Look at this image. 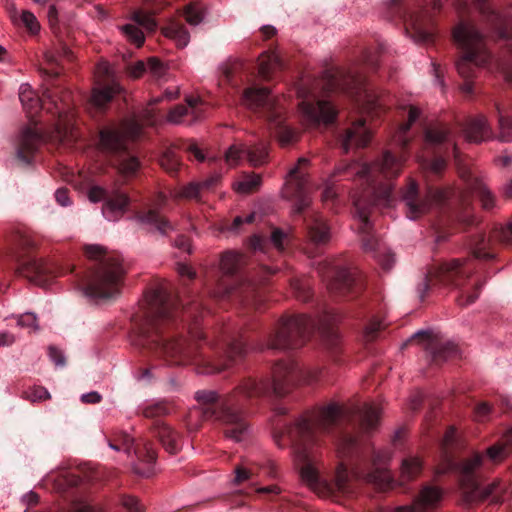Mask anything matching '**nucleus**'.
Listing matches in <instances>:
<instances>
[{"label": "nucleus", "instance_id": "f257e3e1", "mask_svg": "<svg viewBox=\"0 0 512 512\" xmlns=\"http://www.w3.org/2000/svg\"><path fill=\"white\" fill-rule=\"evenodd\" d=\"M380 408L373 403H355L349 406L330 403L306 414L289 426L285 433L291 443L301 479L309 486L320 483L317 467L318 450L327 439L334 444L341 459L334 475L335 488L350 493L354 482L364 481L379 490L390 486L388 471L377 467L381 455L359 432L368 433L379 424Z\"/></svg>", "mask_w": 512, "mask_h": 512}, {"label": "nucleus", "instance_id": "f03ea898", "mask_svg": "<svg viewBox=\"0 0 512 512\" xmlns=\"http://www.w3.org/2000/svg\"><path fill=\"white\" fill-rule=\"evenodd\" d=\"M202 304L185 305L164 288L146 293L141 314L133 318L132 343L168 365L194 364L199 373H220L238 365L251 345L246 331L224 327L214 341L198 324Z\"/></svg>", "mask_w": 512, "mask_h": 512}, {"label": "nucleus", "instance_id": "7ed1b4c3", "mask_svg": "<svg viewBox=\"0 0 512 512\" xmlns=\"http://www.w3.org/2000/svg\"><path fill=\"white\" fill-rule=\"evenodd\" d=\"M419 111L411 106L408 121L401 124L395 136V142L401 149L400 154L390 150L382 153L373 163L353 162L337 168V174L353 178L356 188L351 194L355 215L359 219L358 232L365 251L373 252L381 267L388 271L394 264V255L381 249L378 239L372 233L370 216L375 210L390 207L395 201L391 179L397 177L405 161L404 151L409 145L407 133L419 118Z\"/></svg>", "mask_w": 512, "mask_h": 512}, {"label": "nucleus", "instance_id": "20e7f679", "mask_svg": "<svg viewBox=\"0 0 512 512\" xmlns=\"http://www.w3.org/2000/svg\"><path fill=\"white\" fill-rule=\"evenodd\" d=\"M320 379L318 372L304 371L292 360L275 363L266 378H244L230 392L220 394L215 390H198L194 399L204 420L212 421L225 437L240 442L249 429V404L254 398L273 394L282 397L301 381Z\"/></svg>", "mask_w": 512, "mask_h": 512}, {"label": "nucleus", "instance_id": "39448f33", "mask_svg": "<svg viewBox=\"0 0 512 512\" xmlns=\"http://www.w3.org/2000/svg\"><path fill=\"white\" fill-rule=\"evenodd\" d=\"M459 174L464 188L430 187L424 196L419 192L417 183L411 180L401 194L407 217L416 220L436 210L443 218L442 224L458 221L466 226L474 225L475 218L471 210L473 197H479L482 207L490 210L494 207V196L471 168L461 167Z\"/></svg>", "mask_w": 512, "mask_h": 512}, {"label": "nucleus", "instance_id": "423d86ee", "mask_svg": "<svg viewBox=\"0 0 512 512\" xmlns=\"http://www.w3.org/2000/svg\"><path fill=\"white\" fill-rule=\"evenodd\" d=\"M364 89L361 74L344 67H329L320 78L302 79L297 88L302 119L309 127L334 123L337 109L330 100L322 98L331 92H341L356 98Z\"/></svg>", "mask_w": 512, "mask_h": 512}, {"label": "nucleus", "instance_id": "0eeeda50", "mask_svg": "<svg viewBox=\"0 0 512 512\" xmlns=\"http://www.w3.org/2000/svg\"><path fill=\"white\" fill-rule=\"evenodd\" d=\"M178 91L166 90L161 97L152 98L147 107L138 114H133L122 123V130L113 127H104L99 132L100 149L111 157L113 165L125 177H134L141 167L138 157L130 151L126 136L138 138L144 126H153L157 123V114L154 106L164 98L173 100L177 98Z\"/></svg>", "mask_w": 512, "mask_h": 512}, {"label": "nucleus", "instance_id": "6e6552de", "mask_svg": "<svg viewBox=\"0 0 512 512\" xmlns=\"http://www.w3.org/2000/svg\"><path fill=\"white\" fill-rule=\"evenodd\" d=\"M453 39L462 53L455 65L464 80L461 85L464 94L473 93L472 78L475 76L476 67L499 70L505 81L512 87V45L506 46L502 55L494 59L487 48L484 36L474 24L467 21H461L454 28Z\"/></svg>", "mask_w": 512, "mask_h": 512}, {"label": "nucleus", "instance_id": "1a4fd4ad", "mask_svg": "<svg viewBox=\"0 0 512 512\" xmlns=\"http://www.w3.org/2000/svg\"><path fill=\"white\" fill-rule=\"evenodd\" d=\"M461 134L468 142L480 143L494 137L487 117L483 114L466 117L458 121L454 127L445 123H436L426 128L424 148L432 150L433 157L425 159L427 165L435 174L441 173L446 167V157L453 153L458 159L456 136Z\"/></svg>", "mask_w": 512, "mask_h": 512}, {"label": "nucleus", "instance_id": "9d476101", "mask_svg": "<svg viewBox=\"0 0 512 512\" xmlns=\"http://www.w3.org/2000/svg\"><path fill=\"white\" fill-rule=\"evenodd\" d=\"M307 164L306 158H300L297 165L290 170L286 181V194L295 200L294 215L303 216L304 251L309 257H315L329 244L331 227L322 215L307 211L311 203L307 191L306 173L303 170Z\"/></svg>", "mask_w": 512, "mask_h": 512}, {"label": "nucleus", "instance_id": "9b49d317", "mask_svg": "<svg viewBox=\"0 0 512 512\" xmlns=\"http://www.w3.org/2000/svg\"><path fill=\"white\" fill-rule=\"evenodd\" d=\"M85 254L93 261L80 277L85 295L94 300L116 297L126 273L121 256L116 252L108 253L100 245L86 246Z\"/></svg>", "mask_w": 512, "mask_h": 512}, {"label": "nucleus", "instance_id": "f8f14e48", "mask_svg": "<svg viewBox=\"0 0 512 512\" xmlns=\"http://www.w3.org/2000/svg\"><path fill=\"white\" fill-rule=\"evenodd\" d=\"M456 437L455 428H448L442 441V449L448 468L456 469L461 477L467 501H485L490 499V502L493 504L502 503L508 493V484L500 479H494L485 486L480 485L477 479V471L483 463V456L479 453H474L471 457L456 462L452 456Z\"/></svg>", "mask_w": 512, "mask_h": 512}, {"label": "nucleus", "instance_id": "ddd939ff", "mask_svg": "<svg viewBox=\"0 0 512 512\" xmlns=\"http://www.w3.org/2000/svg\"><path fill=\"white\" fill-rule=\"evenodd\" d=\"M245 258L242 254L225 252L220 261L222 278L212 292L217 300L237 301L244 306L259 309L264 302V292L255 282L242 273Z\"/></svg>", "mask_w": 512, "mask_h": 512}, {"label": "nucleus", "instance_id": "4468645a", "mask_svg": "<svg viewBox=\"0 0 512 512\" xmlns=\"http://www.w3.org/2000/svg\"><path fill=\"white\" fill-rule=\"evenodd\" d=\"M476 270L474 259H451L435 264L427 273L423 281L417 287L418 297L421 301L430 290L432 284L440 283L451 285L460 290L457 298L460 306H467L479 297L483 283L479 280L469 284L470 278Z\"/></svg>", "mask_w": 512, "mask_h": 512}, {"label": "nucleus", "instance_id": "2eb2a0df", "mask_svg": "<svg viewBox=\"0 0 512 512\" xmlns=\"http://www.w3.org/2000/svg\"><path fill=\"white\" fill-rule=\"evenodd\" d=\"M34 247L35 243L29 235L20 231L11 235L7 257L15 273L39 286H45L51 279L74 271V266L70 264L36 258L31 254Z\"/></svg>", "mask_w": 512, "mask_h": 512}, {"label": "nucleus", "instance_id": "dca6fc26", "mask_svg": "<svg viewBox=\"0 0 512 512\" xmlns=\"http://www.w3.org/2000/svg\"><path fill=\"white\" fill-rule=\"evenodd\" d=\"M316 329V322L304 315L281 317L267 333L265 340L255 345V348L287 351L302 347Z\"/></svg>", "mask_w": 512, "mask_h": 512}, {"label": "nucleus", "instance_id": "f3484780", "mask_svg": "<svg viewBox=\"0 0 512 512\" xmlns=\"http://www.w3.org/2000/svg\"><path fill=\"white\" fill-rule=\"evenodd\" d=\"M241 102L278 130L279 140L283 145H288L295 140V132L284 124L282 99L272 95L268 88L256 86L246 88L241 96Z\"/></svg>", "mask_w": 512, "mask_h": 512}, {"label": "nucleus", "instance_id": "a211bd4d", "mask_svg": "<svg viewBox=\"0 0 512 512\" xmlns=\"http://www.w3.org/2000/svg\"><path fill=\"white\" fill-rule=\"evenodd\" d=\"M415 7L413 0H390L386 4L385 17L404 23L406 32L415 42L433 43L436 35L433 15L426 9L415 10Z\"/></svg>", "mask_w": 512, "mask_h": 512}, {"label": "nucleus", "instance_id": "6ab92c4d", "mask_svg": "<svg viewBox=\"0 0 512 512\" xmlns=\"http://www.w3.org/2000/svg\"><path fill=\"white\" fill-rule=\"evenodd\" d=\"M281 68L282 62L279 56L273 51H267L260 55L256 66L244 60H235L227 64L222 71V81L234 88H239L252 79L255 70L263 80H269Z\"/></svg>", "mask_w": 512, "mask_h": 512}, {"label": "nucleus", "instance_id": "aec40b11", "mask_svg": "<svg viewBox=\"0 0 512 512\" xmlns=\"http://www.w3.org/2000/svg\"><path fill=\"white\" fill-rule=\"evenodd\" d=\"M320 273L327 281V288L334 297L352 299L364 289V280L360 272L352 266L340 262L323 263Z\"/></svg>", "mask_w": 512, "mask_h": 512}, {"label": "nucleus", "instance_id": "412c9836", "mask_svg": "<svg viewBox=\"0 0 512 512\" xmlns=\"http://www.w3.org/2000/svg\"><path fill=\"white\" fill-rule=\"evenodd\" d=\"M482 20L487 24L490 31L500 39L512 37V10L498 11L490 0H474Z\"/></svg>", "mask_w": 512, "mask_h": 512}, {"label": "nucleus", "instance_id": "4be33fe9", "mask_svg": "<svg viewBox=\"0 0 512 512\" xmlns=\"http://www.w3.org/2000/svg\"><path fill=\"white\" fill-rule=\"evenodd\" d=\"M512 242V221L506 226L495 228L488 238L479 233L470 241V250L474 259L490 260L494 258V246L497 243L509 244Z\"/></svg>", "mask_w": 512, "mask_h": 512}, {"label": "nucleus", "instance_id": "5701e85b", "mask_svg": "<svg viewBox=\"0 0 512 512\" xmlns=\"http://www.w3.org/2000/svg\"><path fill=\"white\" fill-rule=\"evenodd\" d=\"M89 199L92 202L104 201L102 207L103 216L109 221H117L127 211L130 199L127 194L119 191H107L101 187H92L89 191Z\"/></svg>", "mask_w": 512, "mask_h": 512}, {"label": "nucleus", "instance_id": "b1692460", "mask_svg": "<svg viewBox=\"0 0 512 512\" xmlns=\"http://www.w3.org/2000/svg\"><path fill=\"white\" fill-rule=\"evenodd\" d=\"M109 446L116 451H124L127 454L132 452L142 462L149 465L153 464L157 459V452L150 441H142L136 443L134 438L124 431H116L108 438Z\"/></svg>", "mask_w": 512, "mask_h": 512}, {"label": "nucleus", "instance_id": "393cba45", "mask_svg": "<svg viewBox=\"0 0 512 512\" xmlns=\"http://www.w3.org/2000/svg\"><path fill=\"white\" fill-rule=\"evenodd\" d=\"M42 143L41 133L34 127H24L16 137L15 158L21 166L34 163L35 155Z\"/></svg>", "mask_w": 512, "mask_h": 512}, {"label": "nucleus", "instance_id": "a878e982", "mask_svg": "<svg viewBox=\"0 0 512 512\" xmlns=\"http://www.w3.org/2000/svg\"><path fill=\"white\" fill-rule=\"evenodd\" d=\"M243 158L254 167L266 163L268 158L266 143L260 142L254 145L235 144L225 153V161L230 166L236 165Z\"/></svg>", "mask_w": 512, "mask_h": 512}, {"label": "nucleus", "instance_id": "bb28decb", "mask_svg": "<svg viewBox=\"0 0 512 512\" xmlns=\"http://www.w3.org/2000/svg\"><path fill=\"white\" fill-rule=\"evenodd\" d=\"M58 90L46 89L43 92V97L40 98L28 84H23L20 87L19 99L23 107L31 114L37 113L45 105L46 101L53 104L58 113L64 110V107H59L57 103Z\"/></svg>", "mask_w": 512, "mask_h": 512}, {"label": "nucleus", "instance_id": "cd10ccee", "mask_svg": "<svg viewBox=\"0 0 512 512\" xmlns=\"http://www.w3.org/2000/svg\"><path fill=\"white\" fill-rule=\"evenodd\" d=\"M207 105L198 97H186V105H176L168 114V121L175 124L185 122V118L191 116L189 124L202 119L205 116Z\"/></svg>", "mask_w": 512, "mask_h": 512}, {"label": "nucleus", "instance_id": "c85d7f7f", "mask_svg": "<svg viewBox=\"0 0 512 512\" xmlns=\"http://www.w3.org/2000/svg\"><path fill=\"white\" fill-rule=\"evenodd\" d=\"M371 140V131L364 118L356 119L340 136L341 148L348 153L352 148H362Z\"/></svg>", "mask_w": 512, "mask_h": 512}, {"label": "nucleus", "instance_id": "c756f323", "mask_svg": "<svg viewBox=\"0 0 512 512\" xmlns=\"http://www.w3.org/2000/svg\"><path fill=\"white\" fill-rule=\"evenodd\" d=\"M177 149L193 154L198 161H204L205 159L204 154L194 142L183 141L179 145H172L163 152L159 160L161 167L172 176L177 174L181 165L180 158L176 153Z\"/></svg>", "mask_w": 512, "mask_h": 512}, {"label": "nucleus", "instance_id": "7c9ffc66", "mask_svg": "<svg viewBox=\"0 0 512 512\" xmlns=\"http://www.w3.org/2000/svg\"><path fill=\"white\" fill-rule=\"evenodd\" d=\"M133 218L139 224L154 228L163 235L174 229L172 223L159 212L158 208L150 205L136 209Z\"/></svg>", "mask_w": 512, "mask_h": 512}, {"label": "nucleus", "instance_id": "2f4dec72", "mask_svg": "<svg viewBox=\"0 0 512 512\" xmlns=\"http://www.w3.org/2000/svg\"><path fill=\"white\" fill-rule=\"evenodd\" d=\"M415 339L428 340L426 349L431 360L435 364H441L448 359L454 358L458 354L457 346L452 342H440L430 339V334L426 331H419L414 335Z\"/></svg>", "mask_w": 512, "mask_h": 512}, {"label": "nucleus", "instance_id": "473e14b6", "mask_svg": "<svg viewBox=\"0 0 512 512\" xmlns=\"http://www.w3.org/2000/svg\"><path fill=\"white\" fill-rule=\"evenodd\" d=\"M123 88L115 80L98 82L92 89L90 103L98 111H104Z\"/></svg>", "mask_w": 512, "mask_h": 512}, {"label": "nucleus", "instance_id": "72a5a7b5", "mask_svg": "<svg viewBox=\"0 0 512 512\" xmlns=\"http://www.w3.org/2000/svg\"><path fill=\"white\" fill-rule=\"evenodd\" d=\"M151 432L168 453L176 454L180 451L181 437L179 433L169 425L157 419L153 422Z\"/></svg>", "mask_w": 512, "mask_h": 512}, {"label": "nucleus", "instance_id": "f704fd0d", "mask_svg": "<svg viewBox=\"0 0 512 512\" xmlns=\"http://www.w3.org/2000/svg\"><path fill=\"white\" fill-rule=\"evenodd\" d=\"M165 37L173 40L179 48L187 46L190 35L183 23L172 20L163 29Z\"/></svg>", "mask_w": 512, "mask_h": 512}, {"label": "nucleus", "instance_id": "c9c22d12", "mask_svg": "<svg viewBox=\"0 0 512 512\" xmlns=\"http://www.w3.org/2000/svg\"><path fill=\"white\" fill-rule=\"evenodd\" d=\"M512 451V428L503 436L502 441L495 443L487 449V457L492 462L502 461Z\"/></svg>", "mask_w": 512, "mask_h": 512}, {"label": "nucleus", "instance_id": "e433bc0d", "mask_svg": "<svg viewBox=\"0 0 512 512\" xmlns=\"http://www.w3.org/2000/svg\"><path fill=\"white\" fill-rule=\"evenodd\" d=\"M498 117V139L502 142L512 141V119L504 114V108L498 102L495 103Z\"/></svg>", "mask_w": 512, "mask_h": 512}, {"label": "nucleus", "instance_id": "4c0bfd02", "mask_svg": "<svg viewBox=\"0 0 512 512\" xmlns=\"http://www.w3.org/2000/svg\"><path fill=\"white\" fill-rule=\"evenodd\" d=\"M422 464L416 457H408L403 459L401 466V475L405 480L416 478L421 472Z\"/></svg>", "mask_w": 512, "mask_h": 512}, {"label": "nucleus", "instance_id": "58836bf2", "mask_svg": "<svg viewBox=\"0 0 512 512\" xmlns=\"http://www.w3.org/2000/svg\"><path fill=\"white\" fill-rule=\"evenodd\" d=\"M202 188L199 182H191L183 186L177 193L176 198L202 201Z\"/></svg>", "mask_w": 512, "mask_h": 512}, {"label": "nucleus", "instance_id": "ea45409f", "mask_svg": "<svg viewBox=\"0 0 512 512\" xmlns=\"http://www.w3.org/2000/svg\"><path fill=\"white\" fill-rule=\"evenodd\" d=\"M325 347L334 355L340 351V337L332 327H326L321 332Z\"/></svg>", "mask_w": 512, "mask_h": 512}, {"label": "nucleus", "instance_id": "a19ab883", "mask_svg": "<svg viewBox=\"0 0 512 512\" xmlns=\"http://www.w3.org/2000/svg\"><path fill=\"white\" fill-rule=\"evenodd\" d=\"M184 16L190 25H198L204 18V8L197 2H191L184 7Z\"/></svg>", "mask_w": 512, "mask_h": 512}, {"label": "nucleus", "instance_id": "79ce46f5", "mask_svg": "<svg viewBox=\"0 0 512 512\" xmlns=\"http://www.w3.org/2000/svg\"><path fill=\"white\" fill-rule=\"evenodd\" d=\"M141 413L145 418H159L169 413V406L165 401L149 403L142 407Z\"/></svg>", "mask_w": 512, "mask_h": 512}, {"label": "nucleus", "instance_id": "37998d69", "mask_svg": "<svg viewBox=\"0 0 512 512\" xmlns=\"http://www.w3.org/2000/svg\"><path fill=\"white\" fill-rule=\"evenodd\" d=\"M261 184V177L257 174H246L237 183V191L242 193H251L259 188Z\"/></svg>", "mask_w": 512, "mask_h": 512}, {"label": "nucleus", "instance_id": "c03bdc74", "mask_svg": "<svg viewBox=\"0 0 512 512\" xmlns=\"http://www.w3.org/2000/svg\"><path fill=\"white\" fill-rule=\"evenodd\" d=\"M121 30L127 39L137 47H140L144 43V34L138 27L132 24H126L121 27Z\"/></svg>", "mask_w": 512, "mask_h": 512}, {"label": "nucleus", "instance_id": "a18cd8bd", "mask_svg": "<svg viewBox=\"0 0 512 512\" xmlns=\"http://www.w3.org/2000/svg\"><path fill=\"white\" fill-rule=\"evenodd\" d=\"M132 19L138 25L142 26L143 28L149 31H153L156 28V22L153 19V17L142 10L135 11L133 13Z\"/></svg>", "mask_w": 512, "mask_h": 512}, {"label": "nucleus", "instance_id": "49530a36", "mask_svg": "<svg viewBox=\"0 0 512 512\" xmlns=\"http://www.w3.org/2000/svg\"><path fill=\"white\" fill-rule=\"evenodd\" d=\"M147 71L155 77H162L165 74L166 66L156 57H150L147 60Z\"/></svg>", "mask_w": 512, "mask_h": 512}, {"label": "nucleus", "instance_id": "de8ad7c7", "mask_svg": "<svg viewBox=\"0 0 512 512\" xmlns=\"http://www.w3.org/2000/svg\"><path fill=\"white\" fill-rule=\"evenodd\" d=\"M292 288L295 291L296 297L303 302H307L311 299L312 294L310 292L309 286L304 283L296 280L292 283Z\"/></svg>", "mask_w": 512, "mask_h": 512}, {"label": "nucleus", "instance_id": "09e8293b", "mask_svg": "<svg viewBox=\"0 0 512 512\" xmlns=\"http://www.w3.org/2000/svg\"><path fill=\"white\" fill-rule=\"evenodd\" d=\"M26 397L30 401H42L50 398V393L48 390L42 386H36L30 389L29 391H26Z\"/></svg>", "mask_w": 512, "mask_h": 512}, {"label": "nucleus", "instance_id": "8fccbe9b", "mask_svg": "<svg viewBox=\"0 0 512 512\" xmlns=\"http://www.w3.org/2000/svg\"><path fill=\"white\" fill-rule=\"evenodd\" d=\"M287 235L280 229H274L270 236V241L277 251L282 252L285 249Z\"/></svg>", "mask_w": 512, "mask_h": 512}, {"label": "nucleus", "instance_id": "3c124183", "mask_svg": "<svg viewBox=\"0 0 512 512\" xmlns=\"http://www.w3.org/2000/svg\"><path fill=\"white\" fill-rule=\"evenodd\" d=\"M21 20L31 33H36L39 30L38 21L33 13L29 11H23L21 15Z\"/></svg>", "mask_w": 512, "mask_h": 512}, {"label": "nucleus", "instance_id": "603ef678", "mask_svg": "<svg viewBox=\"0 0 512 512\" xmlns=\"http://www.w3.org/2000/svg\"><path fill=\"white\" fill-rule=\"evenodd\" d=\"M17 324L25 328H37V317L33 313H24L17 316Z\"/></svg>", "mask_w": 512, "mask_h": 512}, {"label": "nucleus", "instance_id": "864d4df0", "mask_svg": "<svg viewBox=\"0 0 512 512\" xmlns=\"http://www.w3.org/2000/svg\"><path fill=\"white\" fill-rule=\"evenodd\" d=\"M121 503L129 512H143V506L135 497L124 495L121 497Z\"/></svg>", "mask_w": 512, "mask_h": 512}, {"label": "nucleus", "instance_id": "5fc2aeb1", "mask_svg": "<svg viewBox=\"0 0 512 512\" xmlns=\"http://www.w3.org/2000/svg\"><path fill=\"white\" fill-rule=\"evenodd\" d=\"M491 409V406L486 402L478 403L474 408L476 419L478 421H485L488 418Z\"/></svg>", "mask_w": 512, "mask_h": 512}, {"label": "nucleus", "instance_id": "6e6d98bb", "mask_svg": "<svg viewBox=\"0 0 512 512\" xmlns=\"http://www.w3.org/2000/svg\"><path fill=\"white\" fill-rule=\"evenodd\" d=\"M48 354H49L51 361H53L56 366L63 367L65 365V357H64L62 351L59 350L57 347L50 346L48 348Z\"/></svg>", "mask_w": 512, "mask_h": 512}, {"label": "nucleus", "instance_id": "4d7b16f0", "mask_svg": "<svg viewBox=\"0 0 512 512\" xmlns=\"http://www.w3.org/2000/svg\"><path fill=\"white\" fill-rule=\"evenodd\" d=\"M147 71V64L143 61H138L128 66V73L133 78L141 77Z\"/></svg>", "mask_w": 512, "mask_h": 512}, {"label": "nucleus", "instance_id": "13d9d810", "mask_svg": "<svg viewBox=\"0 0 512 512\" xmlns=\"http://www.w3.org/2000/svg\"><path fill=\"white\" fill-rule=\"evenodd\" d=\"M154 370V366L139 368L137 375L138 380L150 383L155 378Z\"/></svg>", "mask_w": 512, "mask_h": 512}, {"label": "nucleus", "instance_id": "bf43d9fd", "mask_svg": "<svg viewBox=\"0 0 512 512\" xmlns=\"http://www.w3.org/2000/svg\"><path fill=\"white\" fill-rule=\"evenodd\" d=\"M252 476V472L242 466H237L235 468V484H240L246 480H249Z\"/></svg>", "mask_w": 512, "mask_h": 512}, {"label": "nucleus", "instance_id": "052dcab7", "mask_svg": "<svg viewBox=\"0 0 512 512\" xmlns=\"http://www.w3.org/2000/svg\"><path fill=\"white\" fill-rule=\"evenodd\" d=\"M55 198L61 206H68L70 204L69 191L66 188H59L55 192Z\"/></svg>", "mask_w": 512, "mask_h": 512}, {"label": "nucleus", "instance_id": "680f3d73", "mask_svg": "<svg viewBox=\"0 0 512 512\" xmlns=\"http://www.w3.org/2000/svg\"><path fill=\"white\" fill-rule=\"evenodd\" d=\"M219 181H220V175L215 174L199 183L201 185L202 191H208V190L213 189L218 184Z\"/></svg>", "mask_w": 512, "mask_h": 512}, {"label": "nucleus", "instance_id": "e2e57ef3", "mask_svg": "<svg viewBox=\"0 0 512 512\" xmlns=\"http://www.w3.org/2000/svg\"><path fill=\"white\" fill-rule=\"evenodd\" d=\"M254 219H255L254 213H251L246 217L237 216L234 218L231 228L233 230H238L243 223H252L254 221Z\"/></svg>", "mask_w": 512, "mask_h": 512}, {"label": "nucleus", "instance_id": "0e129e2a", "mask_svg": "<svg viewBox=\"0 0 512 512\" xmlns=\"http://www.w3.org/2000/svg\"><path fill=\"white\" fill-rule=\"evenodd\" d=\"M175 246L178 248V249H181L183 251H186L188 253H191V249H190V240L188 237L184 236V235H180L176 238L175 240Z\"/></svg>", "mask_w": 512, "mask_h": 512}, {"label": "nucleus", "instance_id": "69168bd1", "mask_svg": "<svg viewBox=\"0 0 512 512\" xmlns=\"http://www.w3.org/2000/svg\"><path fill=\"white\" fill-rule=\"evenodd\" d=\"M102 396L98 392H89L81 396V401L84 403L96 404L99 403Z\"/></svg>", "mask_w": 512, "mask_h": 512}, {"label": "nucleus", "instance_id": "338daca9", "mask_svg": "<svg viewBox=\"0 0 512 512\" xmlns=\"http://www.w3.org/2000/svg\"><path fill=\"white\" fill-rule=\"evenodd\" d=\"M178 273L182 277H187L188 280H193L196 277L195 271H193L191 267H189L185 264H180L178 266Z\"/></svg>", "mask_w": 512, "mask_h": 512}, {"label": "nucleus", "instance_id": "774afa93", "mask_svg": "<svg viewBox=\"0 0 512 512\" xmlns=\"http://www.w3.org/2000/svg\"><path fill=\"white\" fill-rule=\"evenodd\" d=\"M381 323L379 321H374L370 323V325L367 327V337L369 340H372L376 337V334L378 331L381 330Z\"/></svg>", "mask_w": 512, "mask_h": 512}]
</instances>
